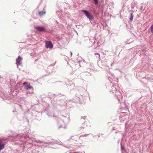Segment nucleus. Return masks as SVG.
<instances>
[{
	"instance_id": "1",
	"label": "nucleus",
	"mask_w": 153,
	"mask_h": 153,
	"mask_svg": "<svg viewBox=\"0 0 153 153\" xmlns=\"http://www.w3.org/2000/svg\"><path fill=\"white\" fill-rule=\"evenodd\" d=\"M82 12H83L86 17L90 20L92 21L94 20V18L93 16L91 15L88 11L85 10H82Z\"/></svg>"
},
{
	"instance_id": "2",
	"label": "nucleus",
	"mask_w": 153,
	"mask_h": 153,
	"mask_svg": "<svg viewBox=\"0 0 153 153\" xmlns=\"http://www.w3.org/2000/svg\"><path fill=\"white\" fill-rule=\"evenodd\" d=\"M88 134H85L84 135H82L80 136L79 138H78V137L77 136H71V138L74 140H75L76 141H77V140L79 139V140H82V137H87L88 136Z\"/></svg>"
},
{
	"instance_id": "3",
	"label": "nucleus",
	"mask_w": 153,
	"mask_h": 153,
	"mask_svg": "<svg viewBox=\"0 0 153 153\" xmlns=\"http://www.w3.org/2000/svg\"><path fill=\"white\" fill-rule=\"evenodd\" d=\"M35 29L36 30L39 32H47V30H45V27L43 26H38L35 27Z\"/></svg>"
},
{
	"instance_id": "4",
	"label": "nucleus",
	"mask_w": 153,
	"mask_h": 153,
	"mask_svg": "<svg viewBox=\"0 0 153 153\" xmlns=\"http://www.w3.org/2000/svg\"><path fill=\"white\" fill-rule=\"evenodd\" d=\"M22 59V58L20 56H18V58L16 59V65L18 68V66L22 64L21 61Z\"/></svg>"
},
{
	"instance_id": "5",
	"label": "nucleus",
	"mask_w": 153,
	"mask_h": 153,
	"mask_svg": "<svg viewBox=\"0 0 153 153\" xmlns=\"http://www.w3.org/2000/svg\"><path fill=\"white\" fill-rule=\"evenodd\" d=\"M46 47L48 48H52L53 47V45L50 41H46L45 43Z\"/></svg>"
},
{
	"instance_id": "6",
	"label": "nucleus",
	"mask_w": 153,
	"mask_h": 153,
	"mask_svg": "<svg viewBox=\"0 0 153 153\" xmlns=\"http://www.w3.org/2000/svg\"><path fill=\"white\" fill-rule=\"evenodd\" d=\"M23 85L26 89L30 90L32 88V87L30 86L29 85H28V83L27 82H24L23 83Z\"/></svg>"
},
{
	"instance_id": "7",
	"label": "nucleus",
	"mask_w": 153,
	"mask_h": 153,
	"mask_svg": "<svg viewBox=\"0 0 153 153\" xmlns=\"http://www.w3.org/2000/svg\"><path fill=\"white\" fill-rule=\"evenodd\" d=\"M35 142L37 143H44L45 144H49L52 143L48 142H46L44 141H41L39 140H35Z\"/></svg>"
},
{
	"instance_id": "8",
	"label": "nucleus",
	"mask_w": 153,
	"mask_h": 153,
	"mask_svg": "<svg viewBox=\"0 0 153 153\" xmlns=\"http://www.w3.org/2000/svg\"><path fill=\"white\" fill-rule=\"evenodd\" d=\"M4 147V144L3 141L0 140V152Z\"/></svg>"
},
{
	"instance_id": "9",
	"label": "nucleus",
	"mask_w": 153,
	"mask_h": 153,
	"mask_svg": "<svg viewBox=\"0 0 153 153\" xmlns=\"http://www.w3.org/2000/svg\"><path fill=\"white\" fill-rule=\"evenodd\" d=\"M45 11L44 10H43L42 11H39V14L40 16H41L44 14H45Z\"/></svg>"
},
{
	"instance_id": "10",
	"label": "nucleus",
	"mask_w": 153,
	"mask_h": 153,
	"mask_svg": "<svg viewBox=\"0 0 153 153\" xmlns=\"http://www.w3.org/2000/svg\"><path fill=\"white\" fill-rule=\"evenodd\" d=\"M130 17L129 18V20L131 21H132L133 20L134 17V14L133 13H130Z\"/></svg>"
},
{
	"instance_id": "11",
	"label": "nucleus",
	"mask_w": 153,
	"mask_h": 153,
	"mask_svg": "<svg viewBox=\"0 0 153 153\" xmlns=\"http://www.w3.org/2000/svg\"><path fill=\"white\" fill-rule=\"evenodd\" d=\"M116 91H117V90H116V88L114 87V86H113L112 87V91H112L113 93H114Z\"/></svg>"
},
{
	"instance_id": "12",
	"label": "nucleus",
	"mask_w": 153,
	"mask_h": 153,
	"mask_svg": "<svg viewBox=\"0 0 153 153\" xmlns=\"http://www.w3.org/2000/svg\"><path fill=\"white\" fill-rule=\"evenodd\" d=\"M94 55L96 56H98L99 59H100V54L97 53H94Z\"/></svg>"
},
{
	"instance_id": "13",
	"label": "nucleus",
	"mask_w": 153,
	"mask_h": 153,
	"mask_svg": "<svg viewBox=\"0 0 153 153\" xmlns=\"http://www.w3.org/2000/svg\"><path fill=\"white\" fill-rule=\"evenodd\" d=\"M151 32L152 33H153V24L150 27Z\"/></svg>"
},
{
	"instance_id": "14",
	"label": "nucleus",
	"mask_w": 153,
	"mask_h": 153,
	"mask_svg": "<svg viewBox=\"0 0 153 153\" xmlns=\"http://www.w3.org/2000/svg\"><path fill=\"white\" fill-rule=\"evenodd\" d=\"M95 4H97L98 3V0H93Z\"/></svg>"
},
{
	"instance_id": "15",
	"label": "nucleus",
	"mask_w": 153,
	"mask_h": 153,
	"mask_svg": "<svg viewBox=\"0 0 153 153\" xmlns=\"http://www.w3.org/2000/svg\"><path fill=\"white\" fill-rule=\"evenodd\" d=\"M85 127H83V126H81L80 127H79V130H80L81 129H82V128H85Z\"/></svg>"
},
{
	"instance_id": "16",
	"label": "nucleus",
	"mask_w": 153,
	"mask_h": 153,
	"mask_svg": "<svg viewBox=\"0 0 153 153\" xmlns=\"http://www.w3.org/2000/svg\"><path fill=\"white\" fill-rule=\"evenodd\" d=\"M85 118H86V116H84L83 117H82L81 118V120H82V119H83L84 120H85Z\"/></svg>"
},
{
	"instance_id": "17",
	"label": "nucleus",
	"mask_w": 153,
	"mask_h": 153,
	"mask_svg": "<svg viewBox=\"0 0 153 153\" xmlns=\"http://www.w3.org/2000/svg\"><path fill=\"white\" fill-rule=\"evenodd\" d=\"M121 149H122V150H124V148H124V147H123V146H121Z\"/></svg>"
},
{
	"instance_id": "18",
	"label": "nucleus",
	"mask_w": 153,
	"mask_h": 153,
	"mask_svg": "<svg viewBox=\"0 0 153 153\" xmlns=\"http://www.w3.org/2000/svg\"><path fill=\"white\" fill-rule=\"evenodd\" d=\"M62 116L63 117H65V118L66 119H67V117H66L65 116H63V115H62Z\"/></svg>"
},
{
	"instance_id": "19",
	"label": "nucleus",
	"mask_w": 153,
	"mask_h": 153,
	"mask_svg": "<svg viewBox=\"0 0 153 153\" xmlns=\"http://www.w3.org/2000/svg\"><path fill=\"white\" fill-rule=\"evenodd\" d=\"M15 111H13V112H15Z\"/></svg>"
},
{
	"instance_id": "20",
	"label": "nucleus",
	"mask_w": 153,
	"mask_h": 153,
	"mask_svg": "<svg viewBox=\"0 0 153 153\" xmlns=\"http://www.w3.org/2000/svg\"><path fill=\"white\" fill-rule=\"evenodd\" d=\"M71 55H72V53L71 52Z\"/></svg>"
},
{
	"instance_id": "21",
	"label": "nucleus",
	"mask_w": 153,
	"mask_h": 153,
	"mask_svg": "<svg viewBox=\"0 0 153 153\" xmlns=\"http://www.w3.org/2000/svg\"><path fill=\"white\" fill-rule=\"evenodd\" d=\"M118 100H119V99L118 98Z\"/></svg>"
},
{
	"instance_id": "22",
	"label": "nucleus",
	"mask_w": 153,
	"mask_h": 153,
	"mask_svg": "<svg viewBox=\"0 0 153 153\" xmlns=\"http://www.w3.org/2000/svg\"><path fill=\"white\" fill-rule=\"evenodd\" d=\"M61 126H60V127H59V128H60V127H61Z\"/></svg>"
}]
</instances>
